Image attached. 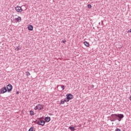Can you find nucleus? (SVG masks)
Here are the masks:
<instances>
[{"label":"nucleus","mask_w":131,"mask_h":131,"mask_svg":"<svg viewBox=\"0 0 131 131\" xmlns=\"http://www.w3.org/2000/svg\"><path fill=\"white\" fill-rule=\"evenodd\" d=\"M67 102H69V100H71V99H73V96L70 94L67 95Z\"/></svg>","instance_id":"obj_5"},{"label":"nucleus","mask_w":131,"mask_h":131,"mask_svg":"<svg viewBox=\"0 0 131 131\" xmlns=\"http://www.w3.org/2000/svg\"><path fill=\"white\" fill-rule=\"evenodd\" d=\"M65 102H66V99H64L63 100H61L60 103H61V104H64L65 103Z\"/></svg>","instance_id":"obj_16"},{"label":"nucleus","mask_w":131,"mask_h":131,"mask_svg":"<svg viewBox=\"0 0 131 131\" xmlns=\"http://www.w3.org/2000/svg\"><path fill=\"white\" fill-rule=\"evenodd\" d=\"M59 86H61L62 91H64V90H65V86H64V85H59Z\"/></svg>","instance_id":"obj_14"},{"label":"nucleus","mask_w":131,"mask_h":131,"mask_svg":"<svg viewBox=\"0 0 131 131\" xmlns=\"http://www.w3.org/2000/svg\"><path fill=\"white\" fill-rule=\"evenodd\" d=\"M130 101H131V96L130 97Z\"/></svg>","instance_id":"obj_26"},{"label":"nucleus","mask_w":131,"mask_h":131,"mask_svg":"<svg viewBox=\"0 0 131 131\" xmlns=\"http://www.w3.org/2000/svg\"><path fill=\"white\" fill-rule=\"evenodd\" d=\"M6 88L7 89V91L8 92V93H10V92H11V91H12V90L13 89V86H12V85L11 84L7 85Z\"/></svg>","instance_id":"obj_4"},{"label":"nucleus","mask_w":131,"mask_h":131,"mask_svg":"<svg viewBox=\"0 0 131 131\" xmlns=\"http://www.w3.org/2000/svg\"><path fill=\"white\" fill-rule=\"evenodd\" d=\"M30 115L33 116V115H34V112L32 111H30Z\"/></svg>","instance_id":"obj_15"},{"label":"nucleus","mask_w":131,"mask_h":131,"mask_svg":"<svg viewBox=\"0 0 131 131\" xmlns=\"http://www.w3.org/2000/svg\"><path fill=\"white\" fill-rule=\"evenodd\" d=\"M75 127H76V126H74V127H72V126H70L69 128L72 131H74L75 130Z\"/></svg>","instance_id":"obj_10"},{"label":"nucleus","mask_w":131,"mask_h":131,"mask_svg":"<svg viewBox=\"0 0 131 131\" xmlns=\"http://www.w3.org/2000/svg\"><path fill=\"white\" fill-rule=\"evenodd\" d=\"M131 32V29H130L129 30H128L127 33H129Z\"/></svg>","instance_id":"obj_20"},{"label":"nucleus","mask_w":131,"mask_h":131,"mask_svg":"<svg viewBox=\"0 0 131 131\" xmlns=\"http://www.w3.org/2000/svg\"><path fill=\"white\" fill-rule=\"evenodd\" d=\"M16 94H17V95H18V94H19V93L17 92L16 93Z\"/></svg>","instance_id":"obj_25"},{"label":"nucleus","mask_w":131,"mask_h":131,"mask_svg":"<svg viewBox=\"0 0 131 131\" xmlns=\"http://www.w3.org/2000/svg\"><path fill=\"white\" fill-rule=\"evenodd\" d=\"M116 131H121V130H120V129L117 128V129H116Z\"/></svg>","instance_id":"obj_22"},{"label":"nucleus","mask_w":131,"mask_h":131,"mask_svg":"<svg viewBox=\"0 0 131 131\" xmlns=\"http://www.w3.org/2000/svg\"><path fill=\"white\" fill-rule=\"evenodd\" d=\"M7 91V88H6V87L3 88L1 89V93L2 94H5V93H6Z\"/></svg>","instance_id":"obj_7"},{"label":"nucleus","mask_w":131,"mask_h":131,"mask_svg":"<svg viewBox=\"0 0 131 131\" xmlns=\"http://www.w3.org/2000/svg\"><path fill=\"white\" fill-rule=\"evenodd\" d=\"M43 108V106L41 104H38L34 107L35 110H41V109Z\"/></svg>","instance_id":"obj_2"},{"label":"nucleus","mask_w":131,"mask_h":131,"mask_svg":"<svg viewBox=\"0 0 131 131\" xmlns=\"http://www.w3.org/2000/svg\"><path fill=\"white\" fill-rule=\"evenodd\" d=\"M65 100H66V101H65V102H68V101H68V99H67V98L65 99Z\"/></svg>","instance_id":"obj_24"},{"label":"nucleus","mask_w":131,"mask_h":131,"mask_svg":"<svg viewBox=\"0 0 131 131\" xmlns=\"http://www.w3.org/2000/svg\"><path fill=\"white\" fill-rule=\"evenodd\" d=\"M28 29L30 31L33 30V27L32 25H29L28 27Z\"/></svg>","instance_id":"obj_8"},{"label":"nucleus","mask_w":131,"mask_h":131,"mask_svg":"<svg viewBox=\"0 0 131 131\" xmlns=\"http://www.w3.org/2000/svg\"><path fill=\"white\" fill-rule=\"evenodd\" d=\"M20 49H21V47H20V46H17L15 47V50L16 51H19V50H20Z\"/></svg>","instance_id":"obj_13"},{"label":"nucleus","mask_w":131,"mask_h":131,"mask_svg":"<svg viewBox=\"0 0 131 131\" xmlns=\"http://www.w3.org/2000/svg\"><path fill=\"white\" fill-rule=\"evenodd\" d=\"M84 45L86 47H89L90 46V44L86 41L84 42Z\"/></svg>","instance_id":"obj_12"},{"label":"nucleus","mask_w":131,"mask_h":131,"mask_svg":"<svg viewBox=\"0 0 131 131\" xmlns=\"http://www.w3.org/2000/svg\"><path fill=\"white\" fill-rule=\"evenodd\" d=\"M88 9H91L92 8V5L91 4L88 5Z\"/></svg>","instance_id":"obj_17"},{"label":"nucleus","mask_w":131,"mask_h":131,"mask_svg":"<svg viewBox=\"0 0 131 131\" xmlns=\"http://www.w3.org/2000/svg\"><path fill=\"white\" fill-rule=\"evenodd\" d=\"M15 10L17 12H18V13H21V12H22V8L19 6L15 7Z\"/></svg>","instance_id":"obj_6"},{"label":"nucleus","mask_w":131,"mask_h":131,"mask_svg":"<svg viewBox=\"0 0 131 131\" xmlns=\"http://www.w3.org/2000/svg\"><path fill=\"white\" fill-rule=\"evenodd\" d=\"M61 42H63V43H64V42H66V40H62L61 41Z\"/></svg>","instance_id":"obj_21"},{"label":"nucleus","mask_w":131,"mask_h":131,"mask_svg":"<svg viewBox=\"0 0 131 131\" xmlns=\"http://www.w3.org/2000/svg\"><path fill=\"white\" fill-rule=\"evenodd\" d=\"M29 131H33V127H31L29 129Z\"/></svg>","instance_id":"obj_19"},{"label":"nucleus","mask_w":131,"mask_h":131,"mask_svg":"<svg viewBox=\"0 0 131 131\" xmlns=\"http://www.w3.org/2000/svg\"><path fill=\"white\" fill-rule=\"evenodd\" d=\"M118 48L119 49H121V48H122V46H120L118 47Z\"/></svg>","instance_id":"obj_23"},{"label":"nucleus","mask_w":131,"mask_h":131,"mask_svg":"<svg viewBox=\"0 0 131 131\" xmlns=\"http://www.w3.org/2000/svg\"><path fill=\"white\" fill-rule=\"evenodd\" d=\"M15 20L17 22H19V21H21V17L20 16H18L17 18H15Z\"/></svg>","instance_id":"obj_11"},{"label":"nucleus","mask_w":131,"mask_h":131,"mask_svg":"<svg viewBox=\"0 0 131 131\" xmlns=\"http://www.w3.org/2000/svg\"><path fill=\"white\" fill-rule=\"evenodd\" d=\"M45 122L43 121V120H40L38 122H37V124H38L39 125H42L43 126L45 125Z\"/></svg>","instance_id":"obj_3"},{"label":"nucleus","mask_w":131,"mask_h":131,"mask_svg":"<svg viewBox=\"0 0 131 131\" xmlns=\"http://www.w3.org/2000/svg\"><path fill=\"white\" fill-rule=\"evenodd\" d=\"M45 120L47 122H49L51 120V118L50 117H47L45 118Z\"/></svg>","instance_id":"obj_9"},{"label":"nucleus","mask_w":131,"mask_h":131,"mask_svg":"<svg viewBox=\"0 0 131 131\" xmlns=\"http://www.w3.org/2000/svg\"><path fill=\"white\" fill-rule=\"evenodd\" d=\"M27 76H29L30 75V73L29 72H26Z\"/></svg>","instance_id":"obj_18"},{"label":"nucleus","mask_w":131,"mask_h":131,"mask_svg":"<svg viewBox=\"0 0 131 131\" xmlns=\"http://www.w3.org/2000/svg\"><path fill=\"white\" fill-rule=\"evenodd\" d=\"M115 117H118L119 119H118V121H121V120L123 117H124V116L123 114H113L111 116V121H115V119H114Z\"/></svg>","instance_id":"obj_1"}]
</instances>
